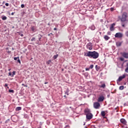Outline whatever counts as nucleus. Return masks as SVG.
<instances>
[{"label": "nucleus", "instance_id": "f257e3e1", "mask_svg": "<svg viewBox=\"0 0 128 128\" xmlns=\"http://www.w3.org/2000/svg\"><path fill=\"white\" fill-rule=\"evenodd\" d=\"M84 56H88L89 58H98V53L96 51L94 52H88L86 53H84Z\"/></svg>", "mask_w": 128, "mask_h": 128}, {"label": "nucleus", "instance_id": "f03ea898", "mask_svg": "<svg viewBox=\"0 0 128 128\" xmlns=\"http://www.w3.org/2000/svg\"><path fill=\"white\" fill-rule=\"evenodd\" d=\"M128 14L124 12L122 14V17L120 18V20L122 22H128Z\"/></svg>", "mask_w": 128, "mask_h": 128}, {"label": "nucleus", "instance_id": "7ed1b4c3", "mask_svg": "<svg viewBox=\"0 0 128 128\" xmlns=\"http://www.w3.org/2000/svg\"><path fill=\"white\" fill-rule=\"evenodd\" d=\"M100 106V103H98V102H94V108H98Z\"/></svg>", "mask_w": 128, "mask_h": 128}, {"label": "nucleus", "instance_id": "20e7f679", "mask_svg": "<svg viewBox=\"0 0 128 128\" xmlns=\"http://www.w3.org/2000/svg\"><path fill=\"white\" fill-rule=\"evenodd\" d=\"M124 78H126V76L124 74H123L122 76H120L117 80V82L118 83V82H121V80H122Z\"/></svg>", "mask_w": 128, "mask_h": 128}, {"label": "nucleus", "instance_id": "39448f33", "mask_svg": "<svg viewBox=\"0 0 128 128\" xmlns=\"http://www.w3.org/2000/svg\"><path fill=\"white\" fill-rule=\"evenodd\" d=\"M86 118L87 120H92V114H87V115H86Z\"/></svg>", "mask_w": 128, "mask_h": 128}, {"label": "nucleus", "instance_id": "423d86ee", "mask_svg": "<svg viewBox=\"0 0 128 128\" xmlns=\"http://www.w3.org/2000/svg\"><path fill=\"white\" fill-rule=\"evenodd\" d=\"M86 48H87L89 49L90 50H92V44L90 43H89L87 44Z\"/></svg>", "mask_w": 128, "mask_h": 128}, {"label": "nucleus", "instance_id": "0eeeda50", "mask_svg": "<svg viewBox=\"0 0 128 128\" xmlns=\"http://www.w3.org/2000/svg\"><path fill=\"white\" fill-rule=\"evenodd\" d=\"M115 38H122V34L120 32L116 33L115 34Z\"/></svg>", "mask_w": 128, "mask_h": 128}, {"label": "nucleus", "instance_id": "6e6552de", "mask_svg": "<svg viewBox=\"0 0 128 128\" xmlns=\"http://www.w3.org/2000/svg\"><path fill=\"white\" fill-rule=\"evenodd\" d=\"M84 112H85V114H86V116L87 114H90L92 113H90V109H86L84 110Z\"/></svg>", "mask_w": 128, "mask_h": 128}, {"label": "nucleus", "instance_id": "1a4fd4ad", "mask_svg": "<svg viewBox=\"0 0 128 128\" xmlns=\"http://www.w3.org/2000/svg\"><path fill=\"white\" fill-rule=\"evenodd\" d=\"M114 26H116V24L114 23H113L111 24L110 27V30H111V32H112V30H114Z\"/></svg>", "mask_w": 128, "mask_h": 128}, {"label": "nucleus", "instance_id": "9d476101", "mask_svg": "<svg viewBox=\"0 0 128 128\" xmlns=\"http://www.w3.org/2000/svg\"><path fill=\"white\" fill-rule=\"evenodd\" d=\"M104 100V96H101L98 98V102H103Z\"/></svg>", "mask_w": 128, "mask_h": 128}, {"label": "nucleus", "instance_id": "9b49d317", "mask_svg": "<svg viewBox=\"0 0 128 128\" xmlns=\"http://www.w3.org/2000/svg\"><path fill=\"white\" fill-rule=\"evenodd\" d=\"M120 122L122 124H126V120L124 118H122Z\"/></svg>", "mask_w": 128, "mask_h": 128}, {"label": "nucleus", "instance_id": "f8f14e48", "mask_svg": "<svg viewBox=\"0 0 128 128\" xmlns=\"http://www.w3.org/2000/svg\"><path fill=\"white\" fill-rule=\"evenodd\" d=\"M122 56L124 58H128V53L124 52L122 54Z\"/></svg>", "mask_w": 128, "mask_h": 128}, {"label": "nucleus", "instance_id": "ddd939ff", "mask_svg": "<svg viewBox=\"0 0 128 128\" xmlns=\"http://www.w3.org/2000/svg\"><path fill=\"white\" fill-rule=\"evenodd\" d=\"M31 30L32 32H36V27L32 26L31 27Z\"/></svg>", "mask_w": 128, "mask_h": 128}, {"label": "nucleus", "instance_id": "4468645a", "mask_svg": "<svg viewBox=\"0 0 128 128\" xmlns=\"http://www.w3.org/2000/svg\"><path fill=\"white\" fill-rule=\"evenodd\" d=\"M104 38L106 40H108V39L110 38V37L108 36H104Z\"/></svg>", "mask_w": 128, "mask_h": 128}, {"label": "nucleus", "instance_id": "2eb2a0df", "mask_svg": "<svg viewBox=\"0 0 128 128\" xmlns=\"http://www.w3.org/2000/svg\"><path fill=\"white\" fill-rule=\"evenodd\" d=\"M116 44L117 46H122V42H117L116 43Z\"/></svg>", "mask_w": 128, "mask_h": 128}, {"label": "nucleus", "instance_id": "dca6fc26", "mask_svg": "<svg viewBox=\"0 0 128 128\" xmlns=\"http://www.w3.org/2000/svg\"><path fill=\"white\" fill-rule=\"evenodd\" d=\"M101 114L102 116H106V112H104V111L102 112Z\"/></svg>", "mask_w": 128, "mask_h": 128}, {"label": "nucleus", "instance_id": "f3484780", "mask_svg": "<svg viewBox=\"0 0 128 128\" xmlns=\"http://www.w3.org/2000/svg\"><path fill=\"white\" fill-rule=\"evenodd\" d=\"M90 30H96V27L94 26H92L90 28Z\"/></svg>", "mask_w": 128, "mask_h": 128}, {"label": "nucleus", "instance_id": "a211bd4d", "mask_svg": "<svg viewBox=\"0 0 128 128\" xmlns=\"http://www.w3.org/2000/svg\"><path fill=\"white\" fill-rule=\"evenodd\" d=\"M100 88H106V84H102V85L100 86Z\"/></svg>", "mask_w": 128, "mask_h": 128}, {"label": "nucleus", "instance_id": "6ab92c4d", "mask_svg": "<svg viewBox=\"0 0 128 128\" xmlns=\"http://www.w3.org/2000/svg\"><path fill=\"white\" fill-rule=\"evenodd\" d=\"M124 88V86H120L119 88V90H122Z\"/></svg>", "mask_w": 128, "mask_h": 128}, {"label": "nucleus", "instance_id": "aec40b11", "mask_svg": "<svg viewBox=\"0 0 128 128\" xmlns=\"http://www.w3.org/2000/svg\"><path fill=\"white\" fill-rule=\"evenodd\" d=\"M22 110V107H17V108H16V110Z\"/></svg>", "mask_w": 128, "mask_h": 128}, {"label": "nucleus", "instance_id": "412c9836", "mask_svg": "<svg viewBox=\"0 0 128 128\" xmlns=\"http://www.w3.org/2000/svg\"><path fill=\"white\" fill-rule=\"evenodd\" d=\"M58 54H56V55H54L53 57L54 59V60H56V58H58Z\"/></svg>", "mask_w": 128, "mask_h": 128}, {"label": "nucleus", "instance_id": "4be33fe9", "mask_svg": "<svg viewBox=\"0 0 128 128\" xmlns=\"http://www.w3.org/2000/svg\"><path fill=\"white\" fill-rule=\"evenodd\" d=\"M126 66H127V68H126V69L125 70V72H128V63L127 64Z\"/></svg>", "mask_w": 128, "mask_h": 128}, {"label": "nucleus", "instance_id": "5701e85b", "mask_svg": "<svg viewBox=\"0 0 128 128\" xmlns=\"http://www.w3.org/2000/svg\"><path fill=\"white\" fill-rule=\"evenodd\" d=\"M6 16H3L2 18V20H6Z\"/></svg>", "mask_w": 128, "mask_h": 128}, {"label": "nucleus", "instance_id": "b1692460", "mask_svg": "<svg viewBox=\"0 0 128 128\" xmlns=\"http://www.w3.org/2000/svg\"><path fill=\"white\" fill-rule=\"evenodd\" d=\"M70 92V90H68V89L66 90V94H67V96H68V92Z\"/></svg>", "mask_w": 128, "mask_h": 128}, {"label": "nucleus", "instance_id": "393cba45", "mask_svg": "<svg viewBox=\"0 0 128 128\" xmlns=\"http://www.w3.org/2000/svg\"><path fill=\"white\" fill-rule=\"evenodd\" d=\"M51 62H52V60H48V61L46 62V64H50Z\"/></svg>", "mask_w": 128, "mask_h": 128}, {"label": "nucleus", "instance_id": "a878e982", "mask_svg": "<svg viewBox=\"0 0 128 128\" xmlns=\"http://www.w3.org/2000/svg\"><path fill=\"white\" fill-rule=\"evenodd\" d=\"M9 92H12V94H14V90H9Z\"/></svg>", "mask_w": 128, "mask_h": 128}, {"label": "nucleus", "instance_id": "bb28decb", "mask_svg": "<svg viewBox=\"0 0 128 128\" xmlns=\"http://www.w3.org/2000/svg\"><path fill=\"white\" fill-rule=\"evenodd\" d=\"M89 68H90V69L94 68V65H92V64L90 65Z\"/></svg>", "mask_w": 128, "mask_h": 128}, {"label": "nucleus", "instance_id": "cd10ccee", "mask_svg": "<svg viewBox=\"0 0 128 128\" xmlns=\"http://www.w3.org/2000/svg\"><path fill=\"white\" fill-rule=\"evenodd\" d=\"M18 58H18V57H15V58H14V60H18Z\"/></svg>", "mask_w": 128, "mask_h": 128}, {"label": "nucleus", "instance_id": "c85d7f7f", "mask_svg": "<svg viewBox=\"0 0 128 128\" xmlns=\"http://www.w3.org/2000/svg\"><path fill=\"white\" fill-rule=\"evenodd\" d=\"M21 8H24V4H21Z\"/></svg>", "mask_w": 128, "mask_h": 128}, {"label": "nucleus", "instance_id": "c756f323", "mask_svg": "<svg viewBox=\"0 0 128 128\" xmlns=\"http://www.w3.org/2000/svg\"><path fill=\"white\" fill-rule=\"evenodd\" d=\"M120 60H122V62H124V58H120Z\"/></svg>", "mask_w": 128, "mask_h": 128}, {"label": "nucleus", "instance_id": "7c9ffc66", "mask_svg": "<svg viewBox=\"0 0 128 128\" xmlns=\"http://www.w3.org/2000/svg\"><path fill=\"white\" fill-rule=\"evenodd\" d=\"M14 74H16V72L14 71V72H12V76H14Z\"/></svg>", "mask_w": 128, "mask_h": 128}, {"label": "nucleus", "instance_id": "2f4dec72", "mask_svg": "<svg viewBox=\"0 0 128 128\" xmlns=\"http://www.w3.org/2000/svg\"><path fill=\"white\" fill-rule=\"evenodd\" d=\"M122 25L123 28H124V22H122Z\"/></svg>", "mask_w": 128, "mask_h": 128}, {"label": "nucleus", "instance_id": "473e14b6", "mask_svg": "<svg viewBox=\"0 0 128 128\" xmlns=\"http://www.w3.org/2000/svg\"><path fill=\"white\" fill-rule=\"evenodd\" d=\"M34 40H36V38H32L31 39V40H32V42H34Z\"/></svg>", "mask_w": 128, "mask_h": 128}, {"label": "nucleus", "instance_id": "72a5a7b5", "mask_svg": "<svg viewBox=\"0 0 128 128\" xmlns=\"http://www.w3.org/2000/svg\"><path fill=\"white\" fill-rule=\"evenodd\" d=\"M126 36H128V31L126 32Z\"/></svg>", "mask_w": 128, "mask_h": 128}, {"label": "nucleus", "instance_id": "f704fd0d", "mask_svg": "<svg viewBox=\"0 0 128 128\" xmlns=\"http://www.w3.org/2000/svg\"><path fill=\"white\" fill-rule=\"evenodd\" d=\"M18 62H19V64H20V58H18L17 60Z\"/></svg>", "mask_w": 128, "mask_h": 128}, {"label": "nucleus", "instance_id": "c9c22d12", "mask_svg": "<svg viewBox=\"0 0 128 128\" xmlns=\"http://www.w3.org/2000/svg\"><path fill=\"white\" fill-rule=\"evenodd\" d=\"M90 70V68H86V71Z\"/></svg>", "mask_w": 128, "mask_h": 128}, {"label": "nucleus", "instance_id": "e433bc0d", "mask_svg": "<svg viewBox=\"0 0 128 128\" xmlns=\"http://www.w3.org/2000/svg\"><path fill=\"white\" fill-rule=\"evenodd\" d=\"M64 128H70V126L67 125L66 126V127Z\"/></svg>", "mask_w": 128, "mask_h": 128}, {"label": "nucleus", "instance_id": "4c0bfd02", "mask_svg": "<svg viewBox=\"0 0 128 128\" xmlns=\"http://www.w3.org/2000/svg\"><path fill=\"white\" fill-rule=\"evenodd\" d=\"M5 6H8V3H6Z\"/></svg>", "mask_w": 128, "mask_h": 128}, {"label": "nucleus", "instance_id": "58836bf2", "mask_svg": "<svg viewBox=\"0 0 128 128\" xmlns=\"http://www.w3.org/2000/svg\"><path fill=\"white\" fill-rule=\"evenodd\" d=\"M114 10V8H110V11L111 12H112Z\"/></svg>", "mask_w": 128, "mask_h": 128}, {"label": "nucleus", "instance_id": "ea45409f", "mask_svg": "<svg viewBox=\"0 0 128 128\" xmlns=\"http://www.w3.org/2000/svg\"><path fill=\"white\" fill-rule=\"evenodd\" d=\"M12 16H14V12H12V14H11Z\"/></svg>", "mask_w": 128, "mask_h": 128}, {"label": "nucleus", "instance_id": "a19ab883", "mask_svg": "<svg viewBox=\"0 0 128 128\" xmlns=\"http://www.w3.org/2000/svg\"><path fill=\"white\" fill-rule=\"evenodd\" d=\"M8 74H9V76H12V72H9V73H8Z\"/></svg>", "mask_w": 128, "mask_h": 128}, {"label": "nucleus", "instance_id": "79ce46f5", "mask_svg": "<svg viewBox=\"0 0 128 128\" xmlns=\"http://www.w3.org/2000/svg\"><path fill=\"white\" fill-rule=\"evenodd\" d=\"M4 86H5V87L8 86V84H5Z\"/></svg>", "mask_w": 128, "mask_h": 128}, {"label": "nucleus", "instance_id": "37998d69", "mask_svg": "<svg viewBox=\"0 0 128 128\" xmlns=\"http://www.w3.org/2000/svg\"><path fill=\"white\" fill-rule=\"evenodd\" d=\"M54 30H56V28H54Z\"/></svg>", "mask_w": 128, "mask_h": 128}, {"label": "nucleus", "instance_id": "c03bdc74", "mask_svg": "<svg viewBox=\"0 0 128 128\" xmlns=\"http://www.w3.org/2000/svg\"><path fill=\"white\" fill-rule=\"evenodd\" d=\"M20 36H24V34H21Z\"/></svg>", "mask_w": 128, "mask_h": 128}, {"label": "nucleus", "instance_id": "a18cd8bd", "mask_svg": "<svg viewBox=\"0 0 128 128\" xmlns=\"http://www.w3.org/2000/svg\"><path fill=\"white\" fill-rule=\"evenodd\" d=\"M41 38H38L39 40H40Z\"/></svg>", "mask_w": 128, "mask_h": 128}, {"label": "nucleus", "instance_id": "49530a36", "mask_svg": "<svg viewBox=\"0 0 128 128\" xmlns=\"http://www.w3.org/2000/svg\"><path fill=\"white\" fill-rule=\"evenodd\" d=\"M95 68H98V65H96V66H95Z\"/></svg>", "mask_w": 128, "mask_h": 128}, {"label": "nucleus", "instance_id": "de8ad7c7", "mask_svg": "<svg viewBox=\"0 0 128 128\" xmlns=\"http://www.w3.org/2000/svg\"><path fill=\"white\" fill-rule=\"evenodd\" d=\"M48 84L47 82H45V84Z\"/></svg>", "mask_w": 128, "mask_h": 128}, {"label": "nucleus", "instance_id": "09e8293b", "mask_svg": "<svg viewBox=\"0 0 128 128\" xmlns=\"http://www.w3.org/2000/svg\"><path fill=\"white\" fill-rule=\"evenodd\" d=\"M85 128H88L86 126Z\"/></svg>", "mask_w": 128, "mask_h": 128}, {"label": "nucleus", "instance_id": "8fccbe9b", "mask_svg": "<svg viewBox=\"0 0 128 128\" xmlns=\"http://www.w3.org/2000/svg\"><path fill=\"white\" fill-rule=\"evenodd\" d=\"M8 52H10V51H8Z\"/></svg>", "mask_w": 128, "mask_h": 128}, {"label": "nucleus", "instance_id": "3c124183", "mask_svg": "<svg viewBox=\"0 0 128 128\" xmlns=\"http://www.w3.org/2000/svg\"><path fill=\"white\" fill-rule=\"evenodd\" d=\"M127 80H128V79H127Z\"/></svg>", "mask_w": 128, "mask_h": 128}]
</instances>
